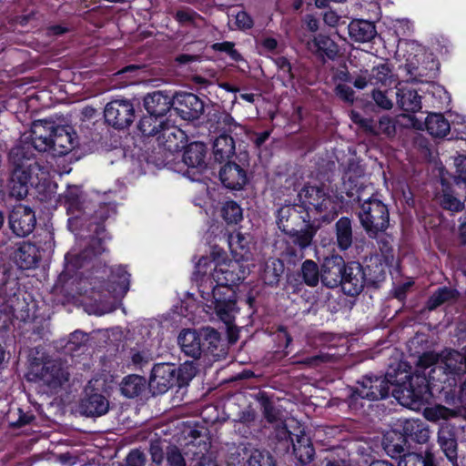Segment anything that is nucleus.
<instances>
[{
  "mask_svg": "<svg viewBox=\"0 0 466 466\" xmlns=\"http://www.w3.org/2000/svg\"><path fill=\"white\" fill-rule=\"evenodd\" d=\"M68 215L81 220L90 233L86 247L77 254L67 253L65 256V269L61 277L71 279L80 268L86 267L93 259L106 251V241L111 237L106 231L105 222L116 215V207L111 203H101L93 213L86 211L83 191L77 186H69L64 195Z\"/></svg>",
  "mask_w": 466,
  "mask_h": 466,
  "instance_id": "1",
  "label": "nucleus"
},
{
  "mask_svg": "<svg viewBox=\"0 0 466 466\" xmlns=\"http://www.w3.org/2000/svg\"><path fill=\"white\" fill-rule=\"evenodd\" d=\"M445 368L436 367L430 370L428 375L415 373L409 375L403 371L398 370V382L395 388L391 390V395L402 404L420 405L427 401L429 397L437 396L444 400L445 391Z\"/></svg>",
  "mask_w": 466,
  "mask_h": 466,
  "instance_id": "2",
  "label": "nucleus"
},
{
  "mask_svg": "<svg viewBox=\"0 0 466 466\" xmlns=\"http://www.w3.org/2000/svg\"><path fill=\"white\" fill-rule=\"evenodd\" d=\"M11 167L8 188L11 197L23 199L28 195L29 186L33 187L39 181V172L44 167L36 157L22 153L20 148H11L8 153Z\"/></svg>",
  "mask_w": 466,
  "mask_h": 466,
  "instance_id": "3",
  "label": "nucleus"
},
{
  "mask_svg": "<svg viewBox=\"0 0 466 466\" xmlns=\"http://www.w3.org/2000/svg\"><path fill=\"white\" fill-rule=\"evenodd\" d=\"M299 208L306 217L318 218L320 223L329 224L339 213L340 204L337 196H332L321 186L305 184L298 193Z\"/></svg>",
  "mask_w": 466,
  "mask_h": 466,
  "instance_id": "4",
  "label": "nucleus"
},
{
  "mask_svg": "<svg viewBox=\"0 0 466 466\" xmlns=\"http://www.w3.org/2000/svg\"><path fill=\"white\" fill-rule=\"evenodd\" d=\"M354 201L358 203L356 214L362 229L370 238L378 239L390 228L389 206L375 194L366 199L358 195Z\"/></svg>",
  "mask_w": 466,
  "mask_h": 466,
  "instance_id": "5",
  "label": "nucleus"
},
{
  "mask_svg": "<svg viewBox=\"0 0 466 466\" xmlns=\"http://www.w3.org/2000/svg\"><path fill=\"white\" fill-rule=\"evenodd\" d=\"M195 375L196 368L192 362L179 367L168 362L157 363L151 370L148 384L154 394H164L172 387L188 385Z\"/></svg>",
  "mask_w": 466,
  "mask_h": 466,
  "instance_id": "6",
  "label": "nucleus"
},
{
  "mask_svg": "<svg viewBox=\"0 0 466 466\" xmlns=\"http://www.w3.org/2000/svg\"><path fill=\"white\" fill-rule=\"evenodd\" d=\"M130 273L123 265L106 268L92 272L86 278L92 293L113 298L123 297L129 290Z\"/></svg>",
  "mask_w": 466,
  "mask_h": 466,
  "instance_id": "7",
  "label": "nucleus"
},
{
  "mask_svg": "<svg viewBox=\"0 0 466 466\" xmlns=\"http://www.w3.org/2000/svg\"><path fill=\"white\" fill-rule=\"evenodd\" d=\"M448 363V369L452 371L445 379L443 401L451 406H461L466 410V353L455 351Z\"/></svg>",
  "mask_w": 466,
  "mask_h": 466,
  "instance_id": "8",
  "label": "nucleus"
},
{
  "mask_svg": "<svg viewBox=\"0 0 466 466\" xmlns=\"http://www.w3.org/2000/svg\"><path fill=\"white\" fill-rule=\"evenodd\" d=\"M205 306L212 310L226 325H231L238 312V298L235 289L213 286L211 291L201 290Z\"/></svg>",
  "mask_w": 466,
  "mask_h": 466,
  "instance_id": "9",
  "label": "nucleus"
},
{
  "mask_svg": "<svg viewBox=\"0 0 466 466\" xmlns=\"http://www.w3.org/2000/svg\"><path fill=\"white\" fill-rule=\"evenodd\" d=\"M56 127L54 121L38 120L34 122L28 136H22L13 148L22 149V153L36 157V154L50 150V143L56 135Z\"/></svg>",
  "mask_w": 466,
  "mask_h": 466,
  "instance_id": "10",
  "label": "nucleus"
},
{
  "mask_svg": "<svg viewBox=\"0 0 466 466\" xmlns=\"http://www.w3.org/2000/svg\"><path fill=\"white\" fill-rule=\"evenodd\" d=\"M398 370L387 371L385 375H364L357 381L358 387L367 400L375 401L387 399L398 382Z\"/></svg>",
  "mask_w": 466,
  "mask_h": 466,
  "instance_id": "11",
  "label": "nucleus"
},
{
  "mask_svg": "<svg viewBox=\"0 0 466 466\" xmlns=\"http://www.w3.org/2000/svg\"><path fill=\"white\" fill-rule=\"evenodd\" d=\"M104 117L106 123L115 129L127 128L136 118L135 105L129 99H113L106 105Z\"/></svg>",
  "mask_w": 466,
  "mask_h": 466,
  "instance_id": "12",
  "label": "nucleus"
},
{
  "mask_svg": "<svg viewBox=\"0 0 466 466\" xmlns=\"http://www.w3.org/2000/svg\"><path fill=\"white\" fill-rule=\"evenodd\" d=\"M148 452L154 466H187L180 448L160 439L150 441Z\"/></svg>",
  "mask_w": 466,
  "mask_h": 466,
  "instance_id": "13",
  "label": "nucleus"
},
{
  "mask_svg": "<svg viewBox=\"0 0 466 466\" xmlns=\"http://www.w3.org/2000/svg\"><path fill=\"white\" fill-rule=\"evenodd\" d=\"M8 225L14 235L18 238H25L35 228V213L28 206L23 204L15 205L9 212Z\"/></svg>",
  "mask_w": 466,
  "mask_h": 466,
  "instance_id": "14",
  "label": "nucleus"
},
{
  "mask_svg": "<svg viewBox=\"0 0 466 466\" xmlns=\"http://www.w3.org/2000/svg\"><path fill=\"white\" fill-rule=\"evenodd\" d=\"M304 214L305 211L299 208V204L280 207L275 213L279 229L286 235L313 220L309 216L306 217Z\"/></svg>",
  "mask_w": 466,
  "mask_h": 466,
  "instance_id": "15",
  "label": "nucleus"
},
{
  "mask_svg": "<svg viewBox=\"0 0 466 466\" xmlns=\"http://www.w3.org/2000/svg\"><path fill=\"white\" fill-rule=\"evenodd\" d=\"M172 111L183 120L194 121L203 114L204 102L193 93H176L173 96Z\"/></svg>",
  "mask_w": 466,
  "mask_h": 466,
  "instance_id": "16",
  "label": "nucleus"
},
{
  "mask_svg": "<svg viewBox=\"0 0 466 466\" xmlns=\"http://www.w3.org/2000/svg\"><path fill=\"white\" fill-rule=\"evenodd\" d=\"M35 376L52 390H56L69 380L67 367L61 360H47L36 370Z\"/></svg>",
  "mask_w": 466,
  "mask_h": 466,
  "instance_id": "17",
  "label": "nucleus"
},
{
  "mask_svg": "<svg viewBox=\"0 0 466 466\" xmlns=\"http://www.w3.org/2000/svg\"><path fill=\"white\" fill-rule=\"evenodd\" d=\"M339 286L347 296L356 297L360 294L367 287L363 265L355 260L346 262Z\"/></svg>",
  "mask_w": 466,
  "mask_h": 466,
  "instance_id": "18",
  "label": "nucleus"
},
{
  "mask_svg": "<svg viewBox=\"0 0 466 466\" xmlns=\"http://www.w3.org/2000/svg\"><path fill=\"white\" fill-rule=\"evenodd\" d=\"M20 290L21 285L14 265L0 253V304L6 298H14Z\"/></svg>",
  "mask_w": 466,
  "mask_h": 466,
  "instance_id": "19",
  "label": "nucleus"
},
{
  "mask_svg": "<svg viewBox=\"0 0 466 466\" xmlns=\"http://www.w3.org/2000/svg\"><path fill=\"white\" fill-rule=\"evenodd\" d=\"M232 459L238 464L245 461L244 466H277L276 459L268 451L255 449L250 443L239 446Z\"/></svg>",
  "mask_w": 466,
  "mask_h": 466,
  "instance_id": "20",
  "label": "nucleus"
},
{
  "mask_svg": "<svg viewBox=\"0 0 466 466\" xmlns=\"http://www.w3.org/2000/svg\"><path fill=\"white\" fill-rule=\"evenodd\" d=\"M308 49L322 64L334 61L339 52V45L326 34H317L308 42Z\"/></svg>",
  "mask_w": 466,
  "mask_h": 466,
  "instance_id": "21",
  "label": "nucleus"
},
{
  "mask_svg": "<svg viewBox=\"0 0 466 466\" xmlns=\"http://www.w3.org/2000/svg\"><path fill=\"white\" fill-rule=\"evenodd\" d=\"M346 261L339 255L325 258L320 268V280L323 286L334 289L341 284Z\"/></svg>",
  "mask_w": 466,
  "mask_h": 466,
  "instance_id": "22",
  "label": "nucleus"
},
{
  "mask_svg": "<svg viewBox=\"0 0 466 466\" xmlns=\"http://www.w3.org/2000/svg\"><path fill=\"white\" fill-rule=\"evenodd\" d=\"M319 280L320 269L312 259H306L302 262L299 271L287 275V283L294 288V292L299 289V286L301 284L316 287Z\"/></svg>",
  "mask_w": 466,
  "mask_h": 466,
  "instance_id": "23",
  "label": "nucleus"
},
{
  "mask_svg": "<svg viewBox=\"0 0 466 466\" xmlns=\"http://www.w3.org/2000/svg\"><path fill=\"white\" fill-rule=\"evenodd\" d=\"M69 130H72L70 127H56V135L53 136L47 154L54 157L66 156L77 146L76 134Z\"/></svg>",
  "mask_w": 466,
  "mask_h": 466,
  "instance_id": "24",
  "label": "nucleus"
},
{
  "mask_svg": "<svg viewBox=\"0 0 466 466\" xmlns=\"http://www.w3.org/2000/svg\"><path fill=\"white\" fill-rule=\"evenodd\" d=\"M363 265L365 272V282L367 288L378 289L386 280L387 268L391 265L386 264L379 254L366 257Z\"/></svg>",
  "mask_w": 466,
  "mask_h": 466,
  "instance_id": "25",
  "label": "nucleus"
},
{
  "mask_svg": "<svg viewBox=\"0 0 466 466\" xmlns=\"http://www.w3.org/2000/svg\"><path fill=\"white\" fill-rule=\"evenodd\" d=\"M208 147L203 142L195 141L187 144L184 147L182 160L187 168L196 169L198 173L202 174L208 166L207 161Z\"/></svg>",
  "mask_w": 466,
  "mask_h": 466,
  "instance_id": "26",
  "label": "nucleus"
},
{
  "mask_svg": "<svg viewBox=\"0 0 466 466\" xmlns=\"http://www.w3.org/2000/svg\"><path fill=\"white\" fill-rule=\"evenodd\" d=\"M219 179L225 187L232 190L242 189L248 181L247 170L230 160L220 167Z\"/></svg>",
  "mask_w": 466,
  "mask_h": 466,
  "instance_id": "27",
  "label": "nucleus"
},
{
  "mask_svg": "<svg viewBox=\"0 0 466 466\" xmlns=\"http://www.w3.org/2000/svg\"><path fill=\"white\" fill-rule=\"evenodd\" d=\"M143 106L147 114L164 119L172 111L173 96L164 91H154L144 96Z\"/></svg>",
  "mask_w": 466,
  "mask_h": 466,
  "instance_id": "28",
  "label": "nucleus"
},
{
  "mask_svg": "<svg viewBox=\"0 0 466 466\" xmlns=\"http://www.w3.org/2000/svg\"><path fill=\"white\" fill-rule=\"evenodd\" d=\"M382 446L385 452L392 459L400 458L405 466L406 459L414 452L409 451V445L404 435L399 431H390L383 436Z\"/></svg>",
  "mask_w": 466,
  "mask_h": 466,
  "instance_id": "29",
  "label": "nucleus"
},
{
  "mask_svg": "<svg viewBox=\"0 0 466 466\" xmlns=\"http://www.w3.org/2000/svg\"><path fill=\"white\" fill-rule=\"evenodd\" d=\"M353 219L343 216L339 218L333 227L332 243L340 252L348 251L354 242Z\"/></svg>",
  "mask_w": 466,
  "mask_h": 466,
  "instance_id": "30",
  "label": "nucleus"
},
{
  "mask_svg": "<svg viewBox=\"0 0 466 466\" xmlns=\"http://www.w3.org/2000/svg\"><path fill=\"white\" fill-rule=\"evenodd\" d=\"M187 135L177 127L167 126L164 131L157 136V142L161 143L163 148L168 152L169 155L180 152L187 145Z\"/></svg>",
  "mask_w": 466,
  "mask_h": 466,
  "instance_id": "31",
  "label": "nucleus"
},
{
  "mask_svg": "<svg viewBox=\"0 0 466 466\" xmlns=\"http://www.w3.org/2000/svg\"><path fill=\"white\" fill-rule=\"evenodd\" d=\"M177 342L181 350L194 360L201 357L206 347L205 341H202L201 332L190 329H185L179 333Z\"/></svg>",
  "mask_w": 466,
  "mask_h": 466,
  "instance_id": "32",
  "label": "nucleus"
},
{
  "mask_svg": "<svg viewBox=\"0 0 466 466\" xmlns=\"http://www.w3.org/2000/svg\"><path fill=\"white\" fill-rule=\"evenodd\" d=\"M80 410L86 417H100L108 411L109 401L102 393L91 389L86 390L85 398L81 400Z\"/></svg>",
  "mask_w": 466,
  "mask_h": 466,
  "instance_id": "33",
  "label": "nucleus"
},
{
  "mask_svg": "<svg viewBox=\"0 0 466 466\" xmlns=\"http://www.w3.org/2000/svg\"><path fill=\"white\" fill-rule=\"evenodd\" d=\"M183 432L187 440V449L192 451L194 455L204 456L210 447L208 429L197 424L195 427H187Z\"/></svg>",
  "mask_w": 466,
  "mask_h": 466,
  "instance_id": "34",
  "label": "nucleus"
},
{
  "mask_svg": "<svg viewBox=\"0 0 466 466\" xmlns=\"http://www.w3.org/2000/svg\"><path fill=\"white\" fill-rule=\"evenodd\" d=\"M236 144L232 136H217L212 145V157L209 158L210 167L214 164H222L229 161L235 156Z\"/></svg>",
  "mask_w": 466,
  "mask_h": 466,
  "instance_id": "35",
  "label": "nucleus"
},
{
  "mask_svg": "<svg viewBox=\"0 0 466 466\" xmlns=\"http://www.w3.org/2000/svg\"><path fill=\"white\" fill-rule=\"evenodd\" d=\"M213 280L216 287H229L236 289L244 279V271L240 269V266L237 263L228 264L215 268L212 273Z\"/></svg>",
  "mask_w": 466,
  "mask_h": 466,
  "instance_id": "36",
  "label": "nucleus"
},
{
  "mask_svg": "<svg viewBox=\"0 0 466 466\" xmlns=\"http://www.w3.org/2000/svg\"><path fill=\"white\" fill-rule=\"evenodd\" d=\"M21 290L14 298H6L0 304V313H4L10 319L11 317L26 322L31 319V309L29 304L25 299H20Z\"/></svg>",
  "mask_w": 466,
  "mask_h": 466,
  "instance_id": "37",
  "label": "nucleus"
},
{
  "mask_svg": "<svg viewBox=\"0 0 466 466\" xmlns=\"http://www.w3.org/2000/svg\"><path fill=\"white\" fill-rule=\"evenodd\" d=\"M14 258L21 269L35 268L41 259L39 248L32 242L23 241L15 251Z\"/></svg>",
  "mask_w": 466,
  "mask_h": 466,
  "instance_id": "38",
  "label": "nucleus"
},
{
  "mask_svg": "<svg viewBox=\"0 0 466 466\" xmlns=\"http://www.w3.org/2000/svg\"><path fill=\"white\" fill-rule=\"evenodd\" d=\"M322 224L318 218H314L313 220L306 223L302 228L290 231L286 236L294 246L303 250L311 245L313 238Z\"/></svg>",
  "mask_w": 466,
  "mask_h": 466,
  "instance_id": "39",
  "label": "nucleus"
},
{
  "mask_svg": "<svg viewBox=\"0 0 466 466\" xmlns=\"http://www.w3.org/2000/svg\"><path fill=\"white\" fill-rule=\"evenodd\" d=\"M348 31L350 39L358 43H369L378 36L375 23L365 19H352Z\"/></svg>",
  "mask_w": 466,
  "mask_h": 466,
  "instance_id": "40",
  "label": "nucleus"
},
{
  "mask_svg": "<svg viewBox=\"0 0 466 466\" xmlns=\"http://www.w3.org/2000/svg\"><path fill=\"white\" fill-rule=\"evenodd\" d=\"M438 442L443 453L453 466H458V442L454 431L446 426L438 432Z\"/></svg>",
  "mask_w": 466,
  "mask_h": 466,
  "instance_id": "41",
  "label": "nucleus"
},
{
  "mask_svg": "<svg viewBox=\"0 0 466 466\" xmlns=\"http://www.w3.org/2000/svg\"><path fill=\"white\" fill-rule=\"evenodd\" d=\"M401 434L404 435L407 442L410 441L424 444L430 439L428 426L420 420H406L402 425Z\"/></svg>",
  "mask_w": 466,
  "mask_h": 466,
  "instance_id": "42",
  "label": "nucleus"
},
{
  "mask_svg": "<svg viewBox=\"0 0 466 466\" xmlns=\"http://www.w3.org/2000/svg\"><path fill=\"white\" fill-rule=\"evenodd\" d=\"M209 131L219 135L231 136L233 131L239 126L233 116L225 111H218L209 116Z\"/></svg>",
  "mask_w": 466,
  "mask_h": 466,
  "instance_id": "43",
  "label": "nucleus"
},
{
  "mask_svg": "<svg viewBox=\"0 0 466 466\" xmlns=\"http://www.w3.org/2000/svg\"><path fill=\"white\" fill-rule=\"evenodd\" d=\"M293 454L301 466L309 464L315 458V449L309 437L304 432L296 436V440H291Z\"/></svg>",
  "mask_w": 466,
  "mask_h": 466,
  "instance_id": "44",
  "label": "nucleus"
},
{
  "mask_svg": "<svg viewBox=\"0 0 466 466\" xmlns=\"http://www.w3.org/2000/svg\"><path fill=\"white\" fill-rule=\"evenodd\" d=\"M255 400L259 404L261 413L267 422L275 423L280 420L281 411L275 406L272 394L259 390L255 395Z\"/></svg>",
  "mask_w": 466,
  "mask_h": 466,
  "instance_id": "45",
  "label": "nucleus"
},
{
  "mask_svg": "<svg viewBox=\"0 0 466 466\" xmlns=\"http://www.w3.org/2000/svg\"><path fill=\"white\" fill-rule=\"evenodd\" d=\"M460 297V292L451 287L442 286L438 288L428 298L425 308L429 311H433L446 302L457 300Z\"/></svg>",
  "mask_w": 466,
  "mask_h": 466,
  "instance_id": "46",
  "label": "nucleus"
},
{
  "mask_svg": "<svg viewBox=\"0 0 466 466\" xmlns=\"http://www.w3.org/2000/svg\"><path fill=\"white\" fill-rule=\"evenodd\" d=\"M455 351V350H451L442 359H441V356L434 351H426L419 357L417 368L422 370L431 368V370H433L436 367H443L445 368V375H450L449 373L452 371V369H448V359L451 358Z\"/></svg>",
  "mask_w": 466,
  "mask_h": 466,
  "instance_id": "47",
  "label": "nucleus"
},
{
  "mask_svg": "<svg viewBox=\"0 0 466 466\" xmlns=\"http://www.w3.org/2000/svg\"><path fill=\"white\" fill-rule=\"evenodd\" d=\"M396 95L398 106L401 110L416 113L421 109V97L416 90L400 88Z\"/></svg>",
  "mask_w": 466,
  "mask_h": 466,
  "instance_id": "48",
  "label": "nucleus"
},
{
  "mask_svg": "<svg viewBox=\"0 0 466 466\" xmlns=\"http://www.w3.org/2000/svg\"><path fill=\"white\" fill-rule=\"evenodd\" d=\"M424 125L426 131L433 137H444L451 130L450 122L441 113H430Z\"/></svg>",
  "mask_w": 466,
  "mask_h": 466,
  "instance_id": "49",
  "label": "nucleus"
},
{
  "mask_svg": "<svg viewBox=\"0 0 466 466\" xmlns=\"http://www.w3.org/2000/svg\"><path fill=\"white\" fill-rule=\"evenodd\" d=\"M167 125L166 120L147 114L140 118L137 129L144 137H154L159 136Z\"/></svg>",
  "mask_w": 466,
  "mask_h": 466,
  "instance_id": "50",
  "label": "nucleus"
},
{
  "mask_svg": "<svg viewBox=\"0 0 466 466\" xmlns=\"http://www.w3.org/2000/svg\"><path fill=\"white\" fill-rule=\"evenodd\" d=\"M285 265L279 258H274L266 263L261 279L265 285L277 287L284 273Z\"/></svg>",
  "mask_w": 466,
  "mask_h": 466,
  "instance_id": "51",
  "label": "nucleus"
},
{
  "mask_svg": "<svg viewBox=\"0 0 466 466\" xmlns=\"http://www.w3.org/2000/svg\"><path fill=\"white\" fill-rule=\"evenodd\" d=\"M219 214L227 226H236L243 220V209L235 200L222 203Z\"/></svg>",
  "mask_w": 466,
  "mask_h": 466,
  "instance_id": "52",
  "label": "nucleus"
},
{
  "mask_svg": "<svg viewBox=\"0 0 466 466\" xmlns=\"http://www.w3.org/2000/svg\"><path fill=\"white\" fill-rule=\"evenodd\" d=\"M146 380L140 375H128L126 376L121 384V393L127 398H135L139 396L145 390Z\"/></svg>",
  "mask_w": 466,
  "mask_h": 466,
  "instance_id": "53",
  "label": "nucleus"
},
{
  "mask_svg": "<svg viewBox=\"0 0 466 466\" xmlns=\"http://www.w3.org/2000/svg\"><path fill=\"white\" fill-rule=\"evenodd\" d=\"M370 75V85L371 86H388L392 77V68L388 63H382L373 66Z\"/></svg>",
  "mask_w": 466,
  "mask_h": 466,
  "instance_id": "54",
  "label": "nucleus"
},
{
  "mask_svg": "<svg viewBox=\"0 0 466 466\" xmlns=\"http://www.w3.org/2000/svg\"><path fill=\"white\" fill-rule=\"evenodd\" d=\"M441 207L452 213L461 212L464 209V202L455 197L451 188H446L441 197Z\"/></svg>",
  "mask_w": 466,
  "mask_h": 466,
  "instance_id": "55",
  "label": "nucleus"
},
{
  "mask_svg": "<svg viewBox=\"0 0 466 466\" xmlns=\"http://www.w3.org/2000/svg\"><path fill=\"white\" fill-rule=\"evenodd\" d=\"M201 336L202 341L206 343L203 353L214 355L220 342V333L214 328L208 327L202 330Z\"/></svg>",
  "mask_w": 466,
  "mask_h": 466,
  "instance_id": "56",
  "label": "nucleus"
},
{
  "mask_svg": "<svg viewBox=\"0 0 466 466\" xmlns=\"http://www.w3.org/2000/svg\"><path fill=\"white\" fill-rule=\"evenodd\" d=\"M277 351H285L292 342V337L283 325H279L271 333Z\"/></svg>",
  "mask_w": 466,
  "mask_h": 466,
  "instance_id": "57",
  "label": "nucleus"
},
{
  "mask_svg": "<svg viewBox=\"0 0 466 466\" xmlns=\"http://www.w3.org/2000/svg\"><path fill=\"white\" fill-rule=\"evenodd\" d=\"M228 246L231 252L244 257L248 252V240L241 233L238 232L235 236L230 234L228 237Z\"/></svg>",
  "mask_w": 466,
  "mask_h": 466,
  "instance_id": "58",
  "label": "nucleus"
},
{
  "mask_svg": "<svg viewBox=\"0 0 466 466\" xmlns=\"http://www.w3.org/2000/svg\"><path fill=\"white\" fill-rule=\"evenodd\" d=\"M364 400H367V399L364 397L358 385L350 389V394L346 401L351 411L355 413L361 411L364 408Z\"/></svg>",
  "mask_w": 466,
  "mask_h": 466,
  "instance_id": "59",
  "label": "nucleus"
},
{
  "mask_svg": "<svg viewBox=\"0 0 466 466\" xmlns=\"http://www.w3.org/2000/svg\"><path fill=\"white\" fill-rule=\"evenodd\" d=\"M174 19L181 26L192 25L195 27L196 21L198 19L203 20V17L195 10L187 8L177 10L174 15Z\"/></svg>",
  "mask_w": 466,
  "mask_h": 466,
  "instance_id": "60",
  "label": "nucleus"
},
{
  "mask_svg": "<svg viewBox=\"0 0 466 466\" xmlns=\"http://www.w3.org/2000/svg\"><path fill=\"white\" fill-rule=\"evenodd\" d=\"M405 466H436L434 455L427 451L421 453L410 454L406 459Z\"/></svg>",
  "mask_w": 466,
  "mask_h": 466,
  "instance_id": "61",
  "label": "nucleus"
},
{
  "mask_svg": "<svg viewBox=\"0 0 466 466\" xmlns=\"http://www.w3.org/2000/svg\"><path fill=\"white\" fill-rule=\"evenodd\" d=\"M376 135H384L388 137H394L396 134L395 121L389 116H382L376 123Z\"/></svg>",
  "mask_w": 466,
  "mask_h": 466,
  "instance_id": "62",
  "label": "nucleus"
},
{
  "mask_svg": "<svg viewBox=\"0 0 466 466\" xmlns=\"http://www.w3.org/2000/svg\"><path fill=\"white\" fill-rule=\"evenodd\" d=\"M174 156L175 155H169L168 152L163 148L161 143L157 142V148H155L152 154L149 155L148 161L157 167H165L175 159Z\"/></svg>",
  "mask_w": 466,
  "mask_h": 466,
  "instance_id": "63",
  "label": "nucleus"
},
{
  "mask_svg": "<svg viewBox=\"0 0 466 466\" xmlns=\"http://www.w3.org/2000/svg\"><path fill=\"white\" fill-rule=\"evenodd\" d=\"M146 462V454L139 449H132L118 466H145Z\"/></svg>",
  "mask_w": 466,
  "mask_h": 466,
  "instance_id": "64",
  "label": "nucleus"
}]
</instances>
